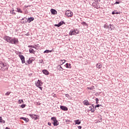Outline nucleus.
Listing matches in <instances>:
<instances>
[{
  "instance_id": "f257e3e1",
  "label": "nucleus",
  "mask_w": 129,
  "mask_h": 129,
  "mask_svg": "<svg viewBox=\"0 0 129 129\" xmlns=\"http://www.w3.org/2000/svg\"><path fill=\"white\" fill-rule=\"evenodd\" d=\"M5 41L10 43V44H14V45H17L19 44V39L16 37L12 38L10 36H5L3 38Z\"/></svg>"
},
{
  "instance_id": "f03ea898",
  "label": "nucleus",
  "mask_w": 129,
  "mask_h": 129,
  "mask_svg": "<svg viewBox=\"0 0 129 129\" xmlns=\"http://www.w3.org/2000/svg\"><path fill=\"white\" fill-rule=\"evenodd\" d=\"M8 64L7 63L3 62V61H0V70L2 71H7L8 70Z\"/></svg>"
},
{
  "instance_id": "7ed1b4c3",
  "label": "nucleus",
  "mask_w": 129,
  "mask_h": 129,
  "mask_svg": "<svg viewBox=\"0 0 129 129\" xmlns=\"http://www.w3.org/2000/svg\"><path fill=\"white\" fill-rule=\"evenodd\" d=\"M78 34H79V30L78 29H71L69 33L70 36L76 35Z\"/></svg>"
},
{
  "instance_id": "20e7f679",
  "label": "nucleus",
  "mask_w": 129,
  "mask_h": 129,
  "mask_svg": "<svg viewBox=\"0 0 129 129\" xmlns=\"http://www.w3.org/2000/svg\"><path fill=\"white\" fill-rule=\"evenodd\" d=\"M35 85L36 87H38L40 90H43V87L42 85H43V82L42 81L38 80L37 82H35Z\"/></svg>"
},
{
  "instance_id": "39448f33",
  "label": "nucleus",
  "mask_w": 129,
  "mask_h": 129,
  "mask_svg": "<svg viewBox=\"0 0 129 129\" xmlns=\"http://www.w3.org/2000/svg\"><path fill=\"white\" fill-rule=\"evenodd\" d=\"M51 120L53 121V125L54 126H57L59 125V122L57 120V118L56 117H52L51 118Z\"/></svg>"
},
{
  "instance_id": "423d86ee",
  "label": "nucleus",
  "mask_w": 129,
  "mask_h": 129,
  "mask_svg": "<svg viewBox=\"0 0 129 129\" xmlns=\"http://www.w3.org/2000/svg\"><path fill=\"white\" fill-rule=\"evenodd\" d=\"M65 15L68 18H72L73 17V12L70 10H68L66 12Z\"/></svg>"
},
{
  "instance_id": "0eeeda50",
  "label": "nucleus",
  "mask_w": 129,
  "mask_h": 129,
  "mask_svg": "<svg viewBox=\"0 0 129 129\" xmlns=\"http://www.w3.org/2000/svg\"><path fill=\"white\" fill-rule=\"evenodd\" d=\"M29 116L32 118V119H34V120H37V119H39L40 116L38 115H36L35 114H29Z\"/></svg>"
},
{
  "instance_id": "6e6552de",
  "label": "nucleus",
  "mask_w": 129,
  "mask_h": 129,
  "mask_svg": "<svg viewBox=\"0 0 129 129\" xmlns=\"http://www.w3.org/2000/svg\"><path fill=\"white\" fill-rule=\"evenodd\" d=\"M21 54H22V52H21L18 53V55H19V58H20L22 64H24V63H25V56Z\"/></svg>"
},
{
  "instance_id": "1a4fd4ad",
  "label": "nucleus",
  "mask_w": 129,
  "mask_h": 129,
  "mask_svg": "<svg viewBox=\"0 0 129 129\" xmlns=\"http://www.w3.org/2000/svg\"><path fill=\"white\" fill-rule=\"evenodd\" d=\"M92 6L93 7H94V8H95L96 9H100V5H99L98 2H94L92 4Z\"/></svg>"
},
{
  "instance_id": "9d476101",
  "label": "nucleus",
  "mask_w": 129,
  "mask_h": 129,
  "mask_svg": "<svg viewBox=\"0 0 129 129\" xmlns=\"http://www.w3.org/2000/svg\"><path fill=\"white\" fill-rule=\"evenodd\" d=\"M62 25H65V22H64V21H60L58 24H55V26L59 28V27H61Z\"/></svg>"
},
{
  "instance_id": "9b49d317",
  "label": "nucleus",
  "mask_w": 129,
  "mask_h": 129,
  "mask_svg": "<svg viewBox=\"0 0 129 129\" xmlns=\"http://www.w3.org/2000/svg\"><path fill=\"white\" fill-rule=\"evenodd\" d=\"M60 109L63 110L64 111H67L68 110V108L65 106H60Z\"/></svg>"
},
{
  "instance_id": "f8f14e48",
  "label": "nucleus",
  "mask_w": 129,
  "mask_h": 129,
  "mask_svg": "<svg viewBox=\"0 0 129 129\" xmlns=\"http://www.w3.org/2000/svg\"><path fill=\"white\" fill-rule=\"evenodd\" d=\"M96 67L98 68V69H101L102 65H101V63H98L96 64Z\"/></svg>"
},
{
  "instance_id": "ddd939ff",
  "label": "nucleus",
  "mask_w": 129,
  "mask_h": 129,
  "mask_svg": "<svg viewBox=\"0 0 129 129\" xmlns=\"http://www.w3.org/2000/svg\"><path fill=\"white\" fill-rule=\"evenodd\" d=\"M20 119H23V120H25L26 122H29V121H30V119L29 118L24 117H20Z\"/></svg>"
},
{
  "instance_id": "4468645a",
  "label": "nucleus",
  "mask_w": 129,
  "mask_h": 129,
  "mask_svg": "<svg viewBox=\"0 0 129 129\" xmlns=\"http://www.w3.org/2000/svg\"><path fill=\"white\" fill-rule=\"evenodd\" d=\"M50 12L52 15H57V11L54 9H51Z\"/></svg>"
},
{
  "instance_id": "2eb2a0df",
  "label": "nucleus",
  "mask_w": 129,
  "mask_h": 129,
  "mask_svg": "<svg viewBox=\"0 0 129 129\" xmlns=\"http://www.w3.org/2000/svg\"><path fill=\"white\" fill-rule=\"evenodd\" d=\"M34 20H35V18H34V17H30V18H28L27 22L28 23H31V22H33V21H34Z\"/></svg>"
},
{
  "instance_id": "dca6fc26",
  "label": "nucleus",
  "mask_w": 129,
  "mask_h": 129,
  "mask_svg": "<svg viewBox=\"0 0 129 129\" xmlns=\"http://www.w3.org/2000/svg\"><path fill=\"white\" fill-rule=\"evenodd\" d=\"M34 61V58H30L28 60H27V63L28 64H31L33 62V61Z\"/></svg>"
},
{
  "instance_id": "f3484780",
  "label": "nucleus",
  "mask_w": 129,
  "mask_h": 129,
  "mask_svg": "<svg viewBox=\"0 0 129 129\" xmlns=\"http://www.w3.org/2000/svg\"><path fill=\"white\" fill-rule=\"evenodd\" d=\"M43 74H45V75H49V71L47 70H44L42 71Z\"/></svg>"
},
{
  "instance_id": "a211bd4d",
  "label": "nucleus",
  "mask_w": 129,
  "mask_h": 129,
  "mask_svg": "<svg viewBox=\"0 0 129 129\" xmlns=\"http://www.w3.org/2000/svg\"><path fill=\"white\" fill-rule=\"evenodd\" d=\"M84 105H90V103H89V102H88V100H85L84 101Z\"/></svg>"
},
{
  "instance_id": "6ab92c4d",
  "label": "nucleus",
  "mask_w": 129,
  "mask_h": 129,
  "mask_svg": "<svg viewBox=\"0 0 129 129\" xmlns=\"http://www.w3.org/2000/svg\"><path fill=\"white\" fill-rule=\"evenodd\" d=\"M66 68H70L71 69V63H67L66 64Z\"/></svg>"
},
{
  "instance_id": "aec40b11",
  "label": "nucleus",
  "mask_w": 129,
  "mask_h": 129,
  "mask_svg": "<svg viewBox=\"0 0 129 129\" xmlns=\"http://www.w3.org/2000/svg\"><path fill=\"white\" fill-rule=\"evenodd\" d=\"M75 122L76 124H80V123H81V121L79 119L76 120Z\"/></svg>"
},
{
  "instance_id": "412c9836",
  "label": "nucleus",
  "mask_w": 129,
  "mask_h": 129,
  "mask_svg": "<svg viewBox=\"0 0 129 129\" xmlns=\"http://www.w3.org/2000/svg\"><path fill=\"white\" fill-rule=\"evenodd\" d=\"M28 48H34V49H37V45H28Z\"/></svg>"
},
{
  "instance_id": "4be33fe9",
  "label": "nucleus",
  "mask_w": 129,
  "mask_h": 129,
  "mask_svg": "<svg viewBox=\"0 0 129 129\" xmlns=\"http://www.w3.org/2000/svg\"><path fill=\"white\" fill-rule=\"evenodd\" d=\"M87 89H89L90 90H93V89H94V86H92L91 87H88L87 88Z\"/></svg>"
},
{
  "instance_id": "5701e85b",
  "label": "nucleus",
  "mask_w": 129,
  "mask_h": 129,
  "mask_svg": "<svg viewBox=\"0 0 129 129\" xmlns=\"http://www.w3.org/2000/svg\"><path fill=\"white\" fill-rule=\"evenodd\" d=\"M119 13L117 12L116 11H114L112 12V15H118Z\"/></svg>"
},
{
  "instance_id": "b1692460",
  "label": "nucleus",
  "mask_w": 129,
  "mask_h": 129,
  "mask_svg": "<svg viewBox=\"0 0 129 129\" xmlns=\"http://www.w3.org/2000/svg\"><path fill=\"white\" fill-rule=\"evenodd\" d=\"M15 10H14V9H12L10 13L11 14H12V15H16V13L14 12Z\"/></svg>"
},
{
  "instance_id": "393cba45",
  "label": "nucleus",
  "mask_w": 129,
  "mask_h": 129,
  "mask_svg": "<svg viewBox=\"0 0 129 129\" xmlns=\"http://www.w3.org/2000/svg\"><path fill=\"white\" fill-rule=\"evenodd\" d=\"M94 107H93V106H90V107H89V108H90L89 110H91V111H92V112H94V110H92V109H93Z\"/></svg>"
},
{
  "instance_id": "a878e982",
  "label": "nucleus",
  "mask_w": 129,
  "mask_h": 129,
  "mask_svg": "<svg viewBox=\"0 0 129 129\" xmlns=\"http://www.w3.org/2000/svg\"><path fill=\"white\" fill-rule=\"evenodd\" d=\"M29 52L30 53H31V54H35V51H34L33 49H29Z\"/></svg>"
},
{
  "instance_id": "bb28decb",
  "label": "nucleus",
  "mask_w": 129,
  "mask_h": 129,
  "mask_svg": "<svg viewBox=\"0 0 129 129\" xmlns=\"http://www.w3.org/2000/svg\"><path fill=\"white\" fill-rule=\"evenodd\" d=\"M17 12H18V13H21V14L23 13V11H22L20 8H17Z\"/></svg>"
},
{
  "instance_id": "cd10ccee",
  "label": "nucleus",
  "mask_w": 129,
  "mask_h": 129,
  "mask_svg": "<svg viewBox=\"0 0 129 129\" xmlns=\"http://www.w3.org/2000/svg\"><path fill=\"white\" fill-rule=\"evenodd\" d=\"M0 122H2V123H5V120H3V118L2 117H0Z\"/></svg>"
},
{
  "instance_id": "c85d7f7f",
  "label": "nucleus",
  "mask_w": 129,
  "mask_h": 129,
  "mask_svg": "<svg viewBox=\"0 0 129 129\" xmlns=\"http://www.w3.org/2000/svg\"><path fill=\"white\" fill-rule=\"evenodd\" d=\"M112 27V25L110 24L109 25H108V29H111V30H113V28H111Z\"/></svg>"
},
{
  "instance_id": "c756f323",
  "label": "nucleus",
  "mask_w": 129,
  "mask_h": 129,
  "mask_svg": "<svg viewBox=\"0 0 129 129\" xmlns=\"http://www.w3.org/2000/svg\"><path fill=\"white\" fill-rule=\"evenodd\" d=\"M81 25L83 26H87V23H86L85 22H83L81 23Z\"/></svg>"
},
{
  "instance_id": "7c9ffc66",
  "label": "nucleus",
  "mask_w": 129,
  "mask_h": 129,
  "mask_svg": "<svg viewBox=\"0 0 129 129\" xmlns=\"http://www.w3.org/2000/svg\"><path fill=\"white\" fill-rule=\"evenodd\" d=\"M51 52H52V50H46L44 51V53H51Z\"/></svg>"
},
{
  "instance_id": "2f4dec72",
  "label": "nucleus",
  "mask_w": 129,
  "mask_h": 129,
  "mask_svg": "<svg viewBox=\"0 0 129 129\" xmlns=\"http://www.w3.org/2000/svg\"><path fill=\"white\" fill-rule=\"evenodd\" d=\"M28 8H31V5L24 6V9H25V10H27V9H28Z\"/></svg>"
},
{
  "instance_id": "473e14b6",
  "label": "nucleus",
  "mask_w": 129,
  "mask_h": 129,
  "mask_svg": "<svg viewBox=\"0 0 129 129\" xmlns=\"http://www.w3.org/2000/svg\"><path fill=\"white\" fill-rule=\"evenodd\" d=\"M108 27V25H107V23H106L105 25H104V28L105 29H107Z\"/></svg>"
},
{
  "instance_id": "72a5a7b5",
  "label": "nucleus",
  "mask_w": 129,
  "mask_h": 129,
  "mask_svg": "<svg viewBox=\"0 0 129 129\" xmlns=\"http://www.w3.org/2000/svg\"><path fill=\"white\" fill-rule=\"evenodd\" d=\"M21 107L22 108H25V107H26V104H23L21 105Z\"/></svg>"
},
{
  "instance_id": "f704fd0d",
  "label": "nucleus",
  "mask_w": 129,
  "mask_h": 129,
  "mask_svg": "<svg viewBox=\"0 0 129 129\" xmlns=\"http://www.w3.org/2000/svg\"><path fill=\"white\" fill-rule=\"evenodd\" d=\"M19 104H21L22 103V102H23V103H24V101L23 100H19L18 101Z\"/></svg>"
},
{
  "instance_id": "c9c22d12",
  "label": "nucleus",
  "mask_w": 129,
  "mask_h": 129,
  "mask_svg": "<svg viewBox=\"0 0 129 129\" xmlns=\"http://www.w3.org/2000/svg\"><path fill=\"white\" fill-rule=\"evenodd\" d=\"M60 61L62 62L61 65H63V64H64L65 63V61H66V60H65V59L60 60Z\"/></svg>"
},
{
  "instance_id": "e433bc0d",
  "label": "nucleus",
  "mask_w": 129,
  "mask_h": 129,
  "mask_svg": "<svg viewBox=\"0 0 129 129\" xmlns=\"http://www.w3.org/2000/svg\"><path fill=\"white\" fill-rule=\"evenodd\" d=\"M10 94H11V92H7L5 94V95H6L7 96H8V95H10Z\"/></svg>"
},
{
  "instance_id": "4c0bfd02",
  "label": "nucleus",
  "mask_w": 129,
  "mask_h": 129,
  "mask_svg": "<svg viewBox=\"0 0 129 129\" xmlns=\"http://www.w3.org/2000/svg\"><path fill=\"white\" fill-rule=\"evenodd\" d=\"M120 3H121V2H116L114 5H119V4H120Z\"/></svg>"
},
{
  "instance_id": "58836bf2",
  "label": "nucleus",
  "mask_w": 129,
  "mask_h": 129,
  "mask_svg": "<svg viewBox=\"0 0 129 129\" xmlns=\"http://www.w3.org/2000/svg\"><path fill=\"white\" fill-rule=\"evenodd\" d=\"M99 101V99L98 98H96V102L97 104H98V102Z\"/></svg>"
},
{
  "instance_id": "ea45409f",
  "label": "nucleus",
  "mask_w": 129,
  "mask_h": 129,
  "mask_svg": "<svg viewBox=\"0 0 129 129\" xmlns=\"http://www.w3.org/2000/svg\"><path fill=\"white\" fill-rule=\"evenodd\" d=\"M48 125H49L50 126H51V125H52V124L51 123V122H48Z\"/></svg>"
},
{
  "instance_id": "a19ab883",
  "label": "nucleus",
  "mask_w": 129,
  "mask_h": 129,
  "mask_svg": "<svg viewBox=\"0 0 129 129\" xmlns=\"http://www.w3.org/2000/svg\"><path fill=\"white\" fill-rule=\"evenodd\" d=\"M78 128H79V129H82V126H78Z\"/></svg>"
},
{
  "instance_id": "79ce46f5",
  "label": "nucleus",
  "mask_w": 129,
  "mask_h": 129,
  "mask_svg": "<svg viewBox=\"0 0 129 129\" xmlns=\"http://www.w3.org/2000/svg\"><path fill=\"white\" fill-rule=\"evenodd\" d=\"M99 106H100V105L99 104H98L95 106V107H99Z\"/></svg>"
},
{
  "instance_id": "37998d69",
  "label": "nucleus",
  "mask_w": 129,
  "mask_h": 129,
  "mask_svg": "<svg viewBox=\"0 0 129 129\" xmlns=\"http://www.w3.org/2000/svg\"><path fill=\"white\" fill-rule=\"evenodd\" d=\"M61 69L63 70V68H62V67H61L60 66H59V70H61Z\"/></svg>"
},
{
  "instance_id": "c03bdc74",
  "label": "nucleus",
  "mask_w": 129,
  "mask_h": 129,
  "mask_svg": "<svg viewBox=\"0 0 129 129\" xmlns=\"http://www.w3.org/2000/svg\"><path fill=\"white\" fill-rule=\"evenodd\" d=\"M6 129H11V128L8 127H6Z\"/></svg>"
},
{
  "instance_id": "a18cd8bd",
  "label": "nucleus",
  "mask_w": 129,
  "mask_h": 129,
  "mask_svg": "<svg viewBox=\"0 0 129 129\" xmlns=\"http://www.w3.org/2000/svg\"><path fill=\"white\" fill-rule=\"evenodd\" d=\"M111 28H112L113 30V29L114 28V27H113V25H112V26H111Z\"/></svg>"
},
{
  "instance_id": "49530a36",
  "label": "nucleus",
  "mask_w": 129,
  "mask_h": 129,
  "mask_svg": "<svg viewBox=\"0 0 129 129\" xmlns=\"http://www.w3.org/2000/svg\"><path fill=\"white\" fill-rule=\"evenodd\" d=\"M43 62V60H41V62Z\"/></svg>"
}]
</instances>
